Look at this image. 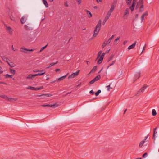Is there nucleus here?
Returning a JSON list of instances; mask_svg holds the SVG:
<instances>
[{
	"label": "nucleus",
	"mask_w": 159,
	"mask_h": 159,
	"mask_svg": "<svg viewBox=\"0 0 159 159\" xmlns=\"http://www.w3.org/2000/svg\"><path fill=\"white\" fill-rule=\"evenodd\" d=\"M93 109V108H91L89 106H86L83 109L78 112V116H82L84 114L86 115Z\"/></svg>",
	"instance_id": "obj_1"
},
{
	"label": "nucleus",
	"mask_w": 159,
	"mask_h": 159,
	"mask_svg": "<svg viewBox=\"0 0 159 159\" xmlns=\"http://www.w3.org/2000/svg\"><path fill=\"white\" fill-rule=\"evenodd\" d=\"M101 22V20H99L97 25L96 26L95 30L94 31V34L93 36V37H96L98 35L100 29Z\"/></svg>",
	"instance_id": "obj_2"
},
{
	"label": "nucleus",
	"mask_w": 159,
	"mask_h": 159,
	"mask_svg": "<svg viewBox=\"0 0 159 159\" xmlns=\"http://www.w3.org/2000/svg\"><path fill=\"white\" fill-rule=\"evenodd\" d=\"M102 50H100L98 52V55H97V59H98V62H97V63L98 64H101L102 61H103V57H102L100 56L101 54H102Z\"/></svg>",
	"instance_id": "obj_3"
},
{
	"label": "nucleus",
	"mask_w": 159,
	"mask_h": 159,
	"mask_svg": "<svg viewBox=\"0 0 159 159\" xmlns=\"http://www.w3.org/2000/svg\"><path fill=\"white\" fill-rule=\"evenodd\" d=\"M139 8L140 10L143 8V0H139V1L137 2L136 6L135 9H137Z\"/></svg>",
	"instance_id": "obj_4"
},
{
	"label": "nucleus",
	"mask_w": 159,
	"mask_h": 159,
	"mask_svg": "<svg viewBox=\"0 0 159 159\" xmlns=\"http://www.w3.org/2000/svg\"><path fill=\"white\" fill-rule=\"evenodd\" d=\"M0 97L3 98L7 101H15L18 99L17 98H8L7 97V96L3 95H0Z\"/></svg>",
	"instance_id": "obj_5"
},
{
	"label": "nucleus",
	"mask_w": 159,
	"mask_h": 159,
	"mask_svg": "<svg viewBox=\"0 0 159 159\" xmlns=\"http://www.w3.org/2000/svg\"><path fill=\"white\" fill-rule=\"evenodd\" d=\"M149 86L147 85L146 84L144 85L143 86L141 89H140L138 91L136 94H135V95L138 96L139 95V94H140L141 93H143L145 89L148 87Z\"/></svg>",
	"instance_id": "obj_6"
},
{
	"label": "nucleus",
	"mask_w": 159,
	"mask_h": 159,
	"mask_svg": "<svg viewBox=\"0 0 159 159\" xmlns=\"http://www.w3.org/2000/svg\"><path fill=\"white\" fill-rule=\"evenodd\" d=\"M80 71V70H78L76 72L73 73L71 75H70L68 77V78L69 79L70 78H73L74 77L76 76L79 74Z\"/></svg>",
	"instance_id": "obj_7"
},
{
	"label": "nucleus",
	"mask_w": 159,
	"mask_h": 159,
	"mask_svg": "<svg viewBox=\"0 0 159 159\" xmlns=\"http://www.w3.org/2000/svg\"><path fill=\"white\" fill-rule=\"evenodd\" d=\"M33 50L32 49H28L25 48L24 47H21L20 49V52L25 53H27L28 51H32Z\"/></svg>",
	"instance_id": "obj_8"
},
{
	"label": "nucleus",
	"mask_w": 159,
	"mask_h": 159,
	"mask_svg": "<svg viewBox=\"0 0 159 159\" xmlns=\"http://www.w3.org/2000/svg\"><path fill=\"white\" fill-rule=\"evenodd\" d=\"M59 105V102H57L55 103H54V104H50V110L51 109H53L55 108H57Z\"/></svg>",
	"instance_id": "obj_9"
},
{
	"label": "nucleus",
	"mask_w": 159,
	"mask_h": 159,
	"mask_svg": "<svg viewBox=\"0 0 159 159\" xmlns=\"http://www.w3.org/2000/svg\"><path fill=\"white\" fill-rule=\"evenodd\" d=\"M6 30L8 31V33L11 35L13 34V30L12 28L10 26H6Z\"/></svg>",
	"instance_id": "obj_10"
},
{
	"label": "nucleus",
	"mask_w": 159,
	"mask_h": 159,
	"mask_svg": "<svg viewBox=\"0 0 159 159\" xmlns=\"http://www.w3.org/2000/svg\"><path fill=\"white\" fill-rule=\"evenodd\" d=\"M140 72H137L134 76V82L137 79H138L140 77Z\"/></svg>",
	"instance_id": "obj_11"
},
{
	"label": "nucleus",
	"mask_w": 159,
	"mask_h": 159,
	"mask_svg": "<svg viewBox=\"0 0 159 159\" xmlns=\"http://www.w3.org/2000/svg\"><path fill=\"white\" fill-rule=\"evenodd\" d=\"M137 0H133L132 5L129 8L130 10H134V9L135 3L136 2Z\"/></svg>",
	"instance_id": "obj_12"
},
{
	"label": "nucleus",
	"mask_w": 159,
	"mask_h": 159,
	"mask_svg": "<svg viewBox=\"0 0 159 159\" xmlns=\"http://www.w3.org/2000/svg\"><path fill=\"white\" fill-rule=\"evenodd\" d=\"M129 13V11H125L123 17L125 19L127 18Z\"/></svg>",
	"instance_id": "obj_13"
},
{
	"label": "nucleus",
	"mask_w": 159,
	"mask_h": 159,
	"mask_svg": "<svg viewBox=\"0 0 159 159\" xmlns=\"http://www.w3.org/2000/svg\"><path fill=\"white\" fill-rule=\"evenodd\" d=\"M68 73H67L65 75L62 76L61 77L58 78L56 80L57 82L60 81L61 80H63L65 79L67 76Z\"/></svg>",
	"instance_id": "obj_14"
},
{
	"label": "nucleus",
	"mask_w": 159,
	"mask_h": 159,
	"mask_svg": "<svg viewBox=\"0 0 159 159\" xmlns=\"http://www.w3.org/2000/svg\"><path fill=\"white\" fill-rule=\"evenodd\" d=\"M36 76L35 74L34 75L29 74L28 76L26 77V78L28 79H32L34 78Z\"/></svg>",
	"instance_id": "obj_15"
},
{
	"label": "nucleus",
	"mask_w": 159,
	"mask_h": 159,
	"mask_svg": "<svg viewBox=\"0 0 159 159\" xmlns=\"http://www.w3.org/2000/svg\"><path fill=\"white\" fill-rule=\"evenodd\" d=\"M136 42H137V41H135L134 43H133L132 44L129 46L128 47V49L129 50H130V49L134 48L135 46Z\"/></svg>",
	"instance_id": "obj_16"
},
{
	"label": "nucleus",
	"mask_w": 159,
	"mask_h": 159,
	"mask_svg": "<svg viewBox=\"0 0 159 159\" xmlns=\"http://www.w3.org/2000/svg\"><path fill=\"white\" fill-rule=\"evenodd\" d=\"M39 72V73H38L35 74L36 76L38 75H42L45 73V72L44 70H40V72Z\"/></svg>",
	"instance_id": "obj_17"
},
{
	"label": "nucleus",
	"mask_w": 159,
	"mask_h": 159,
	"mask_svg": "<svg viewBox=\"0 0 159 159\" xmlns=\"http://www.w3.org/2000/svg\"><path fill=\"white\" fill-rule=\"evenodd\" d=\"M113 11H109L107 12L105 18H106L107 19H108L110 17Z\"/></svg>",
	"instance_id": "obj_18"
},
{
	"label": "nucleus",
	"mask_w": 159,
	"mask_h": 159,
	"mask_svg": "<svg viewBox=\"0 0 159 159\" xmlns=\"http://www.w3.org/2000/svg\"><path fill=\"white\" fill-rule=\"evenodd\" d=\"M27 18L25 16H24L22 17L20 19V21L21 23L22 24L25 23V22Z\"/></svg>",
	"instance_id": "obj_19"
},
{
	"label": "nucleus",
	"mask_w": 159,
	"mask_h": 159,
	"mask_svg": "<svg viewBox=\"0 0 159 159\" xmlns=\"http://www.w3.org/2000/svg\"><path fill=\"white\" fill-rule=\"evenodd\" d=\"M157 128H155L154 129H153V135L152 136V138L154 139V142H155V134H156L157 133V132H156V130L157 129Z\"/></svg>",
	"instance_id": "obj_20"
},
{
	"label": "nucleus",
	"mask_w": 159,
	"mask_h": 159,
	"mask_svg": "<svg viewBox=\"0 0 159 159\" xmlns=\"http://www.w3.org/2000/svg\"><path fill=\"white\" fill-rule=\"evenodd\" d=\"M109 43H110L108 41H105L102 45V48L103 49L106 45H108Z\"/></svg>",
	"instance_id": "obj_21"
},
{
	"label": "nucleus",
	"mask_w": 159,
	"mask_h": 159,
	"mask_svg": "<svg viewBox=\"0 0 159 159\" xmlns=\"http://www.w3.org/2000/svg\"><path fill=\"white\" fill-rule=\"evenodd\" d=\"M148 15V12H146L145 13L142 15L141 17V22H143L144 20V17L145 16H147Z\"/></svg>",
	"instance_id": "obj_22"
},
{
	"label": "nucleus",
	"mask_w": 159,
	"mask_h": 159,
	"mask_svg": "<svg viewBox=\"0 0 159 159\" xmlns=\"http://www.w3.org/2000/svg\"><path fill=\"white\" fill-rule=\"evenodd\" d=\"M86 11L88 17L90 18L92 17V14L89 11Z\"/></svg>",
	"instance_id": "obj_23"
},
{
	"label": "nucleus",
	"mask_w": 159,
	"mask_h": 159,
	"mask_svg": "<svg viewBox=\"0 0 159 159\" xmlns=\"http://www.w3.org/2000/svg\"><path fill=\"white\" fill-rule=\"evenodd\" d=\"M102 106V103L99 102L96 104L94 106L95 108L100 107Z\"/></svg>",
	"instance_id": "obj_24"
},
{
	"label": "nucleus",
	"mask_w": 159,
	"mask_h": 159,
	"mask_svg": "<svg viewBox=\"0 0 159 159\" xmlns=\"http://www.w3.org/2000/svg\"><path fill=\"white\" fill-rule=\"evenodd\" d=\"M1 57L4 61H6L7 63L8 62V60L9 59L7 57H6L5 56H2Z\"/></svg>",
	"instance_id": "obj_25"
},
{
	"label": "nucleus",
	"mask_w": 159,
	"mask_h": 159,
	"mask_svg": "<svg viewBox=\"0 0 159 159\" xmlns=\"http://www.w3.org/2000/svg\"><path fill=\"white\" fill-rule=\"evenodd\" d=\"M101 78V76L100 75H98L95 77L94 79L95 81H98Z\"/></svg>",
	"instance_id": "obj_26"
},
{
	"label": "nucleus",
	"mask_w": 159,
	"mask_h": 159,
	"mask_svg": "<svg viewBox=\"0 0 159 159\" xmlns=\"http://www.w3.org/2000/svg\"><path fill=\"white\" fill-rule=\"evenodd\" d=\"M26 89H30L33 90H34L35 89V87H31L30 86H28V87L26 88Z\"/></svg>",
	"instance_id": "obj_27"
},
{
	"label": "nucleus",
	"mask_w": 159,
	"mask_h": 159,
	"mask_svg": "<svg viewBox=\"0 0 159 159\" xmlns=\"http://www.w3.org/2000/svg\"><path fill=\"white\" fill-rule=\"evenodd\" d=\"M36 96L37 97H40L41 98H45L47 97V96L46 95L42 94L40 95H37Z\"/></svg>",
	"instance_id": "obj_28"
},
{
	"label": "nucleus",
	"mask_w": 159,
	"mask_h": 159,
	"mask_svg": "<svg viewBox=\"0 0 159 159\" xmlns=\"http://www.w3.org/2000/svg\"><path fill=\"white\" fill-rule=\"evenodd\" d=\"M8 65L11 67H13L15 66L14 65V64L13 62H8L7 63Z\"/></svg>",
	"instance_id": "obj_29"
},
{
	"label": "nucleus",
	"mask_w": 159,
	"mask_h": 159,
	"mask_svg": "<svg viewBox=\"0 0 159 159\" xmlns=\"http://www.w3.org/2000/svg\"><path fill=\"white\" fill-rule=\"evenodd\" d=\"M10 71L11 73L13 74V75H15V74L16 71L10 68Z\"/></svg>",
	"instance_id": "obj_30"
},
{
	"label": "nucleus",
	"mask_w": 159,
	"mask_h": 159,
	"mask_svg": "<svg viewBox=\"0 0 159 159\" xmlns=\"http://www.w3.org/2000/svg\"><path fill=\"white\" fill-rule=\"evenodd\" d=\"M97 66H94L93 67V68L92 69V70H91V72H90V73L91 72H95L97 69Z\"/></svg>",
	"instance_id": "obj_31"
},
{
	"label": "nucleus",
	"mask_w": 159,
	"mask_h": 159,
	"mask_svg": "<svg viewBox=\"0 0 159 159\" xmlns=\"http://www.w3.org/2000/svg\"><path fill=\"white\" fill-rule=\"evenodd\" d=\"M145 142L144 141V140H142V141H141L139 144V147H141L144 144Z\"/></svg>",
	"instance_id": "obj_32"
},
{
	"label": "nucleus",
	"mask_w": 159,
	"mask_h": 159,
	"mask_svg": "<svg viewBox=\"0 0 159 159\" xmlns=\"http://www.w3.org/2000/svg\"><path fill=\"white\" fill-rule=\"evenodd\" d=\"M116 5L115 4L113 3L111 5V7L110 10H114L115 9Z\"/></svg>",
	"instance_id": "obj_33"
},
{
	"label": "nucleus",
	"mask_w": 159,
	"mask_h": 159,
	"mask_svg": "<svg viewBox=\"0 0 159 159\" xmlns=\"http://www.w3.org/2000/svg\"><path fill=\"white\" fill-rule=\"evenodd\" d=\"M152 114L153 116H156L157 115V113L155 109H153L152 111Z\"/></svg>",
	"instance_id": "obj_34"
},
{
	"label": "nucleus",
	"mask_w": 159,
	"mask_h": 159,
	"mask_svg": "<svg viewBox=\"0 0 159 159\" xmlns=\"http://www.w3.org/2000/svg\"><path fill=\"white\" fill-rule=\"evenodd\" d=\"M44 4L45 5L46 7H48V4L47 1L46 0H43Z\"/></svg>",
	"instance_id": "obj_35"
},
{
	"label": "nucleus",
	"mask_w": 159,
	"mask_h": 159,
	"mask_svg": "<svg viewBox=\"0 0 159 159\" xmlns=\"http://www.w3.org/2000/svg\"><path fill=\"white\" fill-rule=\"evenodd\" d=\"M101 90H98L97 92L95 93V95L96 96H97L99 95V94L101 93Z\"/></svg>",
	"instance_id": "obj_36"
},
{
	"label": "nucleus",
	"mask_w": 159,
	"mask_h": 159,
	"mask_svg": "<svg viewBox=\"0 0 159 159\" xmlns=\"http://www.w3.org/2000/svg\"><path fill=\"white\" fill-rule=\"evenodd\" d=\"M5 76L6 78H8L10 77V78H12L13 77L12 75H10L8 74H7L5 75Z\"/></svg>",
	"instance_id": "obj_37"
},
{
	"label": "nucleus",
	"mask_w": 159,
	"mask_h": 159,
	"mask_svg": "<svg viewBox=\"0 0 159 159\" xmlns=\"http://www.w3.org/2000/svg\"><path fill=\"white\" fill-rule=\"evenodd\" d=\"M106 87L107 88V90L108 91H109L110 89H112V88L110 87V85L107 86Z\"/></svg>",
	"instance_id": "obj_38"
},
{
	"label": "nucleus",
	"mask_w": 159,
	"mask_h": 159,
	"mask_svg": "<svg viewBox=\"0 0 159 159\" xmlns=\"http://www.w3.org/2000/svg\"><path fill=\"white\" fill-rule=\"evenodd\" d=\"M96 81L93 79V80H92L89 83V84L90 85L94 83Z\"/></svg>",
	"instance_id": "obj_39"
},
{
	"label": "nucleus",
	"mask_w": 159,
	"mask_h": 159,
	"mask_svg": "<svg viewBox=\"0 0 159 159\" xmlns=\"http://www.w3.org/2000/svg\"><path fill=\"white\" fill-rule=\"evenodd\" d=\"M48 45V44H47L45 46H44V47L42 48L40 50L39 52H40L42 51L46 47H47Z\"/></svg>",
	"instance_id": "obj_40"
},
{
	"label": "nucleus",
	"mask_w": 159,
	"mask_h": 159,
	"mask_svg": "<svg viewBox=\"0 0 159 159\" xmlns=\"http://www.w3.org/2000/svg\"><path fill=\"white\" fill-rule=\"evenodd\" d=\"M127 3L128 4L130 5V4L132 0H126Z\"/></svg>",
	"instance_id": "obj_41"
},
{
	"label": "nucleus",
	"mask_w": 159,
	"mask_h": 159,
	"mask_svg": "<svg viewBox=\"0 0 159 159\" xmlns=\"http://www.w3.org/2000/svg\"><path fill=\"white\" fill-rule=\"evenodd\" d=\"M116 61V60L112 62V63L111 64L107 67V69H108L109 67L113 65Z\"/></svg>",
	"instance_id": "obj_42"
},
{
	"label": "nucleus",
	"mask_w": 159,
	"mask_h": 159,
	"mask_svg": "<svg viewBox=\"0 0 159 159\" xmlns=\"http://www.w3.org/2000/svg\"><path fill=\"white\" fill-rule=\"evenodd\" d=\"M64 5L65 7H68L69 6V5L68 4V2L67 1H66L64 4Z\"/></svg>",
	"instance_id": "obj_43"
},
{
	"label": "nucleus",
	"mask_w": 159,
	"mask_h": 159,
	"mask_svg": "<svg viewBox=\"0 0 159 159\" xmlns=\"http://www.w3.org/2000/svg\"><path fill=\"white\" fill-rule=\"evenodd\" d=\"M41 107H50V104H47V105H41Z\"/></svg>",
	"instance_id": "obj_44"
},
{
	"label": "nucleus",
	"mask_w": 159,
	"mask_h": 159,
	"mask_svg": "<svg viewBox=\"0 0 159 159\" xmlns=\"http://www.w3.org/2000/svg\"><path fill=\"white\" fill-rule=\"evenodd\" d=\"M76 1L78 2L79 5H80L81 4L82 0H76Z\"/></svg>",
	"instance_id": "obj_45"
},
{
	"label": "nucleus",
	"mask_w": 159,
	"mask_h": 159,
	"mask_svg": "<svg viewBox=\"0 0 159 159\" xmlns=\"http://www.w3.org/2000/svg\"><path fill=\"white\" fill-rule=\"evenodd\" d=\"M145 64L146 63H145L144 64L142 65H141L138 68L140 69L143 67L145 66Z\"/></svg>",
	"instance_id": "obj_46"
},
{
	"label": "nucleus",
	"mask_w": 159,
	"mask_h": 159,
	"mask_svg": "<svg viewBox=\"0 0 159 159\" xmlns=\"http://www.w3.org/2000/svg\"><path fill=\"white\" fill-rule=\"evenodd\" d=\"M119 39H120V37H117V39H116L114 41V43L116 44V41L117 40H118Z\"/></svg>",
	"instance_id": "obj_47"
},
{
	"label": "nucleus",
	"mask_w": 159,
	"mask_h": 159,
	"mask_svg": "<svg viewBox=\"0 0 159 159\" xmlns=\"http://www.w3.org/2000/svg\"><path fill=\"white\" fill-rule=\"evenodd\" d=\"M57 63H58V61H57L55 63H50V67L53 66V65Z\"/></svg>",
	"instance_id": "obj_48"
},
{
	"label": "nucleus",
	"mask_w": 159,
	"mask_h": 159,
	"mask_svg": "<svg viewBox=\"0 0 159 159\" xmlns=\"http://www.w3.org/2000/svg\"><path fill=\"white\" fill-rule=\"evenodd\" d=\"M108 19H107L106 18H105L104 20H103V25H105V23L107 21V20Z\"/></svg>",
	"instance_id": "obj_49"
},
{
	"label": "nucleus",
	"mask_w": 159,
	"mask_h": 159,
	"mask_svg": "<svg viewBox=\"0 0 159 159\" xmlns=\"http://www.w3.org/2000/svg\"><path fill=\"white\" fill-rule=\"evenodd\" d=\"M158 137L157 138V140L158 142H159V129L158 131Z\"/></svg>",
	"instance_id": "obj_50"
},
{
	"label": "nucleus",
	"mask_w": 159,
	"mask_h": 159,
	"mask_svg": "<svg viewBox=\"0 0 159 159\" xmlns=\"http://www.w3.org/2000/svg\"><path fill=\"white\" fill-rule=\"evenodd\" d=\"M113 56H111L109 59L108 60V62L110 61L113 58Z\"/></svg>",
	"instance_id": "obj_51"
},
{
	"label": "nucleus",
	"mask_w": 159,
	"mask_h": 159,
	"mask_svg": "<svg viewBox=\"0 0 159 159\" xmlns=\"http://www.w3.org/2000/svg\"><path fill=\"white\" fill-rule=\"evenodd\" d=\"M38 90H41V89H43V86H41V87H38Z\"/></svg>",
	"instance_id": "obj_52"
},
{
	"label": "nucleus",
	"mask_w": 159,
	"mask_h": 159,
	"mask_svg": "<svg viewBox=\"0 0 159 159\" xmlns=\"http://www.w3.org/2000/svg\"><path fill=\"white\" fill-rule=\"evenodd\" d=\"M89 93L92 95H93L94 94V92L93 90H91L89 92Z\"/></svg>",
	"instance_id": "obj_53"
},
{
	"label": "nucleus",
	"mask_w": 159,
	"mask_h": 159,
	"mask_svg": "<svg viewBox=\"0 0 159 159\" xmlns=\"http://www.w3.org/2000/svg\"><path fill=\"white\" fill-rule=\"evenodd\" d=\"M147 153H145L143 155L142 157H144L145 156H147Z\"/></svg>",
	"instance_id": "obj_54"
},
{
	"label": "nucleus",
	"mask_w": 159,
	"mask_h": 159,
	"mask_svg": "<svg viewBox=\"0 0 159 159\" xmlns=\"http://www.w3.org/2000/svg\"><path fill=\"white\" fill-rule=\"evenodd\" d=\"M105 53H103L102 54V55L101 56H100L101 57H102L104 58V56H105Z\"/></svg>",
	"instance_id": "obj_55"
},
{
	"label": "nucleus",
	"mask_w": 159,
	"mask_h": 159,
	"mask_svg": "<svg viewBox=\"0 0 159 159\" xmlns=\"http://www.w3.org/2000/svg\"><path fill=\"white\" fill-rule=\"evenodd\" d=\"M25 28L27 30H30V29L28 28L26 25H25Z\"/></svg>",
	"instance_id": "obj_56"
},
{
	"label": "nucleus",
	"mask_w": 159,
	"mask_h": 159,
	"mask_svg": "<svg viewBox=\"0 0 159 159\" xmlns=\"http://www.w3.org/2000/svg\"><path fill=\"white\" fill-rule=\"evenodd\" d=\"M60 70V69H58V68H57V69H56L55 70V71H56V72H57L58 71H59Z\"/></svg>",
	"instance_id": "obj_57"
},
{
	"label": "nucleus",
	"mask_w": 159,
	"mask_h": 159,
	"mask_svg": "<svg viewBox=\"0 0 159 159\" xmlns=\"http://www.w3.org/2000/svg\"><path fill=\"white\" fill-rule=\"evenodd\" d=\"M105 106H104L103 107H102V109H101V110L102 111H103V110H104L105 108Z\"/></svg>",
	"instance_id": "obj_58"
},
{
	"label": "nucleus",
	"mask_w": 159,
	"mask_h": 159,
	"mask_svg": "<svg viewBox=\"0 0 159 159\" xmlns=\"http://www.w3.org/2000/svg\"><path fill=\"white\" fill-rule=\"evenodd\" d=\"M110 49H109L108 50H107L106 51V52H105V53H108L109 51H110Z\"/></svg>",
	"instance_id": "obj_59"
},
{
	"label": "nucleus",
	"mask_w": 159,
	"mask_h": 159,
	"mask_svg": "<svg viewBox=\"0 0 159 159\" xmlns=\"http://www.w3.org/2000/svg\"><path fill=\"white\" fill-rule=\"evenodd\" d=\"M10 19L12 20H15V18H14V17H10Z\"/></svg>",
	"instance_id": "obj_60"
},
{
	"label": "nucleus",
	"mask_w": 159,
	"mask_h": 159,
	"mask_svg": "<svg viewBox=\"0 0 159 159\" xmlns=\"http://www.w3.org/2000/svg\"><path fill=\"white\" fill-rule=\"evenodd\" d=\"M102 1V0H96V1L98 3L101 2Z\"/></svg>",
	"instance_id": "obj_61"
},
{
	"label": "nucleus",
	"mask_w": 159,
	"mask_h": 159,
	"mask_svg": "<svg viewBox=\"0 0 159 159\" xmlns=\"http://www.w3.org/2000/svg\"><path fill=\"white\" fill-rule=\"evenodd\" d=\"M34 72H40V70H34Z\"/></svg>",
	"instance_id": "obj_62"
},
{
	"label": "nucleus",
	"mask_w": 159,
	"mask_h": 159,
	"mask_svg": "<svg viewBox=\"0 0 159 159\" xmlns=\"http://www.w3.org/2000/svg\"><path fill=\"white\" fill-rule=\"evenodd\" d=\"M127 42V40H125V41L123 43V44H126V43Z\"/></svg>",
	"instance_id": "obj_63"
},
{
	"label": "nucleus",
	"mask_w": 159,
	"mask_h": 159,
	"mask_svg": "<svg viewBox=\"0 0 159 159\" xmlns=\"http://www.w3.org/2000/svg\"><path fill=\"white\" fill-rule=\"evenodd\" d=\"M111 40H112V39H111L110 38L108 39V40L107 41L108 42H109V43H110L111 42Z\"/></svg>",
	"instance_id": "obj_64"
}]
</instances>
